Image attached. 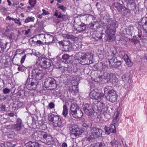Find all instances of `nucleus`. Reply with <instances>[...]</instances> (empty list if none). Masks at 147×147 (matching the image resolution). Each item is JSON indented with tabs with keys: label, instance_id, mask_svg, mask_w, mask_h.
<instances>
[{
	"label": "nucleus",
	"instance_id": "43",
	"mask_svg": "<svg viewBox=\"0 0 147 147\" xmlns=\"http://www.w3.org/2000/svg\"><path fill=\"white\" fill-rule=\"evenodd\" d=\"M107 58L108 59V62L109 63L110 66H115V65L114 64L113 57H112V58L111 59L109 57V56H108L107 57Z\"/></svg>",
	"mask_w": 147,
	"mask_h": 147
},
{
	"label": "nucleus",
	"instance_id": "54",
	"mask_svg": "<svg viewBox=\"0 0 147 147\" xmlns=\"http://www.w3.org/2000/svg\"><path fill=\"white\" fill-rule=\"evenodd\" d=\"M6 127L8 129H14V124L6 125Z\"/></svg>",
	"mask_w": 147,
	"mask_h": 147
},
{
	"label": "nucleus",
	"instance_id": "22",
	"mask_svg": "<svg viewBox=\"0 0 147 147\" xmlns=\"http://www.w3.org/2000/svg\"><path fill=\"white\" fill-rule=\"evenodd\" d=\"M79 109V108L77 104L72 103L70 107V111L69 113L70 116H71V115Z\"/></svg>",
	"mask_w": 147,
	"mask_h": 147
},
{
	"label": "nucleus",
	"instance_id": "27",
	"mask_svg": "<svg viewBox=\"0 0 147 147\" xmlns=\"http://www.w3.org/2000/svg\"><path fill=\"white\" fill-rule=\"evenodd\" d=\"M114 7H115L119 12H121L122 9L124 7V6L120 4L119 3H115L113 5Z\"/></svg>",
	"mask_w": 147,
	"mask_h": 147
},
{
	"label": "nucleus",
	"instance_id": "7",
	"mask_svg": "<svg viewBox=\"0 0 147 147\" xmlns=\"http://www.w3.org/2000/svg\"><path fill=\"white\" fill-rule=\"evenodd\" d=\"M94 107L96 111L98 112H105L106 111L107 109L106 105L102 102H100L99 100H96L93 101Z\"/></svg>",
	"mask_w": 147,
	"mask_h": 147
},
{
	"label": "nucleus",
	"instance_id": "17",
	"mask_svg": "<svg viewBox=\"0 0 147 147\" xmlns=\"http://www.w3.org/2000/svg\"><path fill=\"white\" fill-rule=\"evenodd\" d=\"M105 132L106 134H109L110 132L115 133L116 132V128L115 125L111 124L109 127L105 126Z\"/></svg>",
	"mask_w": 147,
	"mask_h": 147
},
{
	"label": "nucleus",
	"instance_id": "58",
	"mask_svg": "<svg viewBox=\"0 0 147 147\" xmlns=\"http://www.w3.org/2000/svg\"><path fill=\"white\" fill-rule=\"evenodd\" d=\"M6 147H13L12 143L11 142H7L5 144Z\"/></svg>",
	"mask_w": 147,
	"mask_h": 147
},
{
	"label": "nucleus",
	"instance_id": "45",
	"mask_svg": "<svg viewBox=\"0 0 147 147\" xmlns=\"http://www.w3.org/2000/svg\"><path fill=\"white\" fill-rule=\"evenodd\" d=\"M36 2V0H29V3L32 7H33L34 6Z\"/></svg>",
	"mask_w": 147,
	"mask_h": 147
},
{
	"label": "nucleus",
	"instance_id": "48",
	"mask_svg": "<svg viewBox=\"0 0 147 147\" xmlns=\"http://www.w3.org/2000/svg\"><path fill=\"white\" fill-rule=\"evenodd\" d=\"M5 105H0V113L5 110Z\"/></svg>",
	"mask_w": 147,
	"mask_h": 147
},
{
	"label": "nucleus",
	"instance_id": "38",
	"mask_svg": "<svg viewBox=\"0 0 147 147\" xmlns=\"http://www.w3.org/2000/svg\"><path fill=\"white\" fill-rule=\"evenodd\" d=\"M129 11V10L124 6L120 12L122 14L125 16L127 15Z\"/></svg>",
	"mask_w": 147,
	"mask_h": 147
},
{
	"label": "nucleus",
	"instance_id": "41",
	"mask_svg": "<svg viewBox=\"0 0 147 147\" xmlns=\"http://www.w3.org/2000/svg\"><path fill=\"white\" fill-rule=\"evenodd\" d=\"M140 40L137 39L136 36H133V38L131 39V41L135 45H136L137 43H138L140 42Z\"/></svg>",
	"mask_w": 147,
	"mask_h": 147
},
{
	"label": "nucleus",
	"instance_id": "31",
	"mask_svg": "<svg viewBox=\"0 0 147 147\" xmlns=\"http://www.w3.org/2000/svg\"><path fill=\"white\" fill-rule=\"evenodd\" d=\"M122 79L125 83H127L128 82L129 80V75L127 74L123 75L122 77Z\"/></svg>",
	"mask_w": 147,
	"mask_h": 147
},
{
	"label": "nucleus",
	"instance_id": "35",
	"mask_svg": "<svg viewBox=\"0 0 147 147\" xmlns=\"http://www.w3.org/2000/svg\"><path fill=\"white\" fill-rule=\"evenodd\" d=\"M63 111L62 113L63 115L66 117L68 113V109L67 107L65 105H63Z\"/></svg>",
	"mask_w": 147,
	"mask_h": 147
},
{
	"label": "nucleus",
	"instance_id": "6",
	"mask_svg": "<svg viewBox=\"0 0 147 147\" xmlns=\"http://www.w3.org/2000/svg\"><path fill=\"white\" fill-rule=\"evenodd\" d=\"M38 81L35 79L28 78L26 81L25 85L27 88L29 90H34L37 88Z\"/></svg>",
	"mask_w": 147,
	"mask_h": 147
},
{
	"label": "nucleus",
	"instance_id": "8",
	"mask_svg": "<svg viewBox=\"0 0 147 147\" xmlns=\"http://www.w3.org/2000/svg\"><path fill=\"white\" fill-rule=\"evenodd\" d=\"M48 119L51 122H53V125L55 127L61 126L62 124L61 119L58 116L51 114L49 115Z\"/></svg>",
	"mask_w": 147,
	"mask_h": 147
},
{
	"label": "nucleus",
	"instance_id": "46",
	"mask_svg": "<svg viewBox=\"0 0 147 147\" xmlns=\"http://www.w3.org/2000/svg\"><path fill=\"white\" fill-rule=\"evenodd\" d=\"M54 15L56 17H58L59 18H62L61 13L60 12H58L57 10L55 11Z\"/></svg>",
	"mask_w": 147,
	"mask_h": 147
},
{
	"label": "nucleus",
	"instance_id": "56",
	"mask_svg": "<svg viewBox=\"0 0 147 147\" xmlns=\"http://www.w3.org/2000/svg\"><path fill=\"white\" fill-rule=\"evenodd\" d=\"M58 7L60 9L63 11H65L66 10V7H64L63 5H62L61 6H59Z\"/></svg>",
	"mask_w": 147,
	"mask_h": 147
},
{
	"label": "nucleus",
	"instance_id": "18",
	"mask_svg": "<svg viewBox=\"0 0 147 147\" xmlns=\"http://www.w3.org/2000/svg\"><path fill=\"white\" fill-rule=\"evenodd\" d=\"M45 134V132H44L40 131L36 132L32 135V137L35 140H40L42 137H43Z\"/></svg>",
	"mask_w": 147,
	"mask_h": 147
},
{
	"label": "nucleus",
	"instance_id": "44",
	"mask_svg": "<svg viewBox=\"0 0 147 147\" xmlns=\"http://www.w3.org/2000/svg\"><path fill=\"white\" fill-rule=\"evenodd\" d=\"M99 68L100 70H102L104 68H106L107 67L106 65L103 64L102 63H100L98 64Z\"/></svg>",
	"mask_w": 147,
	"mask_h": 147
},
{
	"label": "nucleus",
	"instance_id": "47",
	"mask_svg": "<svg viewBox=\"0 0 147 147\" xmlns=\"http://www.w3.org/2000/svg\"><path fill=\"white\" fill-rule=\"evenodd\" d=\"M25 92L24 90H19L17 93V95L19 96H22L25 95Z\"/></svg>",
	"mask_w": 147,
	"mask_h": 147
},
{
	"label": "nucleus",
	"instance_id": "12",
	"mask_svg": "<svg viewBox=\"0 0 147 147\" xmlns=\"http://www.w3.org/2000/svg\"><path fill=\"white\" fill-rule=\"evenodd\" d=\"M83 109L84 113L89 116H91L94 113L92 106L89 104H85L83 106Z\"/></svg>",
	"mask_w": 147,
	"mask_h": 147
},
{
	"label": "nucleus",
	"instance_id": "64",
	"mask_svg": "<svg viewBox=\"0 0 147 147\" xmlns=\"http://www.w3.org/2000/svg\"><path fill=\"white\" fill-rule=\"evenodd\" d=\"M118 121H119L118 119H115L114 118L113 119V122L114 123V124H115V125H116Z\"/></svg>",
	"mask_w": 147,
	"mask_h": 147
},
{
	"label": "nucleus",
	"instance_id": "20",
	"mask_svg": "<svg viewBox=\"0 0 147 147\" xmlns=\"http://www.w3.org/2000/svg\"><path fill=\"white\" fill-rule=\"evenodd\" d=\"M105 40L106 41H113L115 40V33H110L107 34V35L105 36Z\"/></svg>",
	"mask_w": 147,
	"mask_h": 147
},
{
	"label": "nucleus",
	"instance_id": "52",
	"mask_svg": "<svg viewBox=\"0 0 147 147\" xmlns=\"http://www.w3.org/2000/svg\"><path fill=\"white\" fill-rule=\"evenodd\" d=\"M127 30L129 32V33L131 34L134 31V28L133 27H129L128 28Z\"/></svg>",
	"mask_w": 147,
	"mask_h": 147
},
{
	"label": "nucleus",
	"instance_id": "61",
	"mask_svg": "<svg viewBox=\"0 0 147 147\" xmlns=\"http://www.w3.org/2000/svg\"><path fill=\"white\" fill-rule=\"evenodd\" d=\"M142 33L141 30H139L138 33V36L139 38H140V40H141V38L142 37Z\"/></svg>",
	"mask_w": 147,
	"mask_h": 147
},
{
	"label": "nucleus",
	"instance_id": "55",
	"mask_svg": "<svg viewBox=\"0 0 147 147\" xmlns=\"http://www.w3.org/2000/svg\"><path fill=\"white\" fill-rule=\"evenodd\" d=\"M144 31L145 32H147V24L142 26Z\"/></svg>",
	"mask_w": 147,
	"mask_h": 147
},
{
	"label": "nucleus",
	"instance_id": "19",
	"mask_svg": "<svg viewBox=\"0 0 147 147\" xmlns=\"http://www.w3.org/2000/svg\"><path fill=\"white\" fill-rule=\"evenodd\" d=\"M83 115V113L81 110L79 109L71 115V116L75 118H81Z\"/></svg>",
	"mask_w": 147,
	"mask_h": 147
},
{
	"label": "nucleus",
	"instance_id": "5",
	"mask_svg": "<svg viewBox=\"0 0 147 147\" xmlns=\"http://www.w3.org/2000/svg\"><path fill=\"white\" fill-rule=\"evenodd\" d=\"M44 85L47 89L51 90L55 89L57 86L56 80L52 77L48 78L45 80Z\"/></svg>",
	"mask_w": 147,
	"mask_h": 147
},
{
	"label": "nucleus",
	"instance_id": "15",
	"mask_svg": "<svg viewBox=\"0 0 147 147\" xmlns=\"http://www.w3.org/2000/svg\"><path fill=\"white\" fill-rule=\"evenodd\" d=\"M43 138L45 140L44 142L49 145H52L54 143V140L52 137L45 132L43 137Z\"/></svg>",
	"mask_w": 147,
	"mask_h": 147
},
{
	"label": "nucleus",
	"instance_id": "33",
	"mask_svg": "<svg viewBox=\"0 0 147 147\" xmlns=\"http://www.w3.org/2000/svg\"><path fill=\"white\" fill-rule=\"evenodd\" d=\"M82 126L85 128L89 127L91 128L92 127V124L90 121H84L82 123Z\"/></svg>",
	"mask_w": 147,
	"mask_h": 147
},
{
	"label": "nucleus",
	"instance_id": "53",
	"mask_svg": "<svg viewBox=\"0 0 147 147\" xmlns=\"http://www.w3.org/2000/svg\"><path fill=\"white\" fill-rule=\"evenodd\" d=\"M64 49V51H67L70 49V46H62Z\"/></svg>",
	"mask_w": 147,
	"mask_h": 147
},
{
	"label": "nucleus",
	"instance_id": "29",
	"mask_svg": "<svg viewBox=\"0 0 147 147\" xmlns=\"http://www.w3.org/2000/svg\"><path fill=\"white\" fill-rule=\"evenodd\" d=\"M90 147H107L105 144L102 142H98L91 144Z\"/></svg>",
	"mask_w": 147,
	"mask_h": 147
},
{
	"label": "nucleus",
	"instance_id": "50",
	"mask_svg": "<svg viewBox=\"0 0 147 147\" xmlns=\"http://www.w3.org/2000/svg\"><path fill=\"white\" fill-rule=\"evenodd\" d=\"M111 55L112 56L115 57L117 53L116 49H114L112 50L111 51Z\"/></svg>",
	"mask_w": 147,
	"mask_h": 147
},
{
	"label": "nucleus",
	"instance_id": "37",
	"mask_svg": "<svg viewBox=\"0 0 147 147\" xmlns=\"http://www.w3.org/2000/svg\"><path fill=\"white\" fill-rule=\"evenodd\" d=\"M46 37H47V40L48 41V43H52L54 39L53 36L50 34L47 35Z\"/></svg>",
	"mask_w": 147,
	"mask_h": 147
},
{
	"label": "nucleus",
	"instance_id": "1",
	"mask_svg": "<svg viewBox=\"0 0 147 147\" xmlns=\"http://www.w3.org/2000/svg\"><path fill=\"white\" fill-rule=\"evenodd\" d=\"M86 15L85 14L82 13L78 15L74 18L73 25L75 30L80 32H83L85 30L86 28V26L84 23L81 22L80 18L82 16Z\"/></svg>",
	"mask_w": 147,
	"mask_h": 147
},
{
	"label": "nucleus",
	"instance_id": "2",
	"mask_svg": "<svg viewBox=\"0 0 147 147\" xmlns=\"http://www.w3.org/2000/svg\"><path fill=\"white\" fill-rule=\"evenodd\" d=\"M91 130V134L86 137L87 141L90 142L94 141L95 140L102 135V130L96 127H92Z\"/></svg>",
	"mask_w": 147,
	"mask_h": 147
},
{
	"label": "nucleus",
	"instance_id": "63",
	"mask_svg": "<svg viewBox=\"0 0 147 147\" xmlns=\"http://www.w3.org/2000/svg\"><path fill=\"white\" fill-rule=\"evenodd\" d=\"M42 11H43V12L42 13V15H46L49 14V12L46 11L45 9H43Z\"/></svg>",
	"mask_w": 147,
	"mask_h": 147
},
{
	"label": "nucleus",
	"instance_id": "28",
	"mask_svg": "<svg viewBox=\"0 0 147 147\" xmlns=\"http://www.w3.org/2000/svg\"><path fill=\"white\" fill-rule=\"evenodd\" d=\"M8 43L6 42L5 44H4L3 42L0 41V53L3 52L7 47V45Z\"/></svg>",
	"mask_w": 147,
	"mask_h": 147
},
{
	"label": "nucleus",
	"instance_id": "30",
	"mask_svg": "<svg viewBox=\"0 0 147 147\" xmlns=\"http://www.w3.org/2000/svg\"><path fill=\"white\" fill-rule=\"evenodd\" d=\"M123 58L127 65L129 66H131L132 63L130 59L129 58L127 55L126 54H125L124 55Z\"/></svg>",
	"mask_w": 147,
	"mask_h": 147
},
{
	"label": "nucleus",
	"instance_id": "16",
	"mask_svg": "<svg viewBox=\"0 0 147 147\" xmlns=\"http://www.w3.org/2000/svg\"><path fill=\"white\" fill-rule=\"evenodd\" d=\"M23 128L22 120L20 119H17L16 123L14 124V129L17 131H20Z\"/></svg>",
	"mask_w": 147,
	"mask_h": 147
},
{
	"label": "nucleus",
	"instance_id": "39",
	"mask_svg": "<svg viewBox=\"0 0 147 147\" xmlns=\"http://www.w3.org/2000/svg\"><path fill=\"white\" fill-rule=\"evenodd\" d=\"M114 64L115 65V66H118L120 65L121 64V61H118V60L114 57H113Z\"/></svg>",
	"mask_w": 147,
	"mask_h": 147
},
{
	"label": "nucleus",
	"instance_id": "13",
	"mask_svg": "<svg viewBox=\"0 0 147 147\" xmlns=\"http://www.w3.org/2000/svg\"><path fill=\"white\" fill-rule=\"evenodd\" d=\"M69 129L71 133L76 136L81 135L84 131L80 129L77 126L74 125H71Z\"/></svg>",
	"mask_w": 147,
	"mask_h": 147
},
{
	"label": "nucleus",
	"instance_id": "10",
	"mask_svg": "<svg viewBox=\"0 0 147 147\" xmlns=\"http://www.w3.org/2000/svg\"><path fill=\"white\" fill-rule=\"evenodd\" d=\"M43 76L42 70L39 68V66L34 68L32 71V76L35 77L38 81L42 79Z\"/></svg>",
	"mask_w": 147,
	"mask_h": 147
},
{
	"label": "nucleus",
	"instance_id": "24",
	"mask_svg": "<svg viewBox=\"0 0 147 147\" xmlns=\"http://www.w3.org/2000/svg\"><path fill=\"white\" fill-rule=\"evenodd\" d=\"M84 53L82 52H79L76 53L74 56V58L76 60H77L80 61L79 63H82L81 60L83 59V56Z\"/></svg>",
	"mask_w": 147,
	"mask_h": 147
},
{
	"label": "nucleus",
	"instance_id": "11",
	"mask_svg": "<svg viewBox=\"0 0 147 147\" xmlns=\"http://www.w3.org/2000/svg\"><path fill=\"white\" fill-rule=\"evenodd\" d=\"M92 59L93 56L91 54L88 53H84L81 64L83 65L91 64L93 62Z\"/></svg>",
	"mask_w": 147,
	"mask_h": 147
},
{
	"label": "nucleus",
	"instance_id": "34",
	"mask_svg": "<svg viewBox=\"0 0 147 147\" xmlns=\"http://www.w3.org/2000/svg\"><path fill=\"white\" fill-rule=\"evenodd\" d=\"M59 43L60 45L62 46H70L71 44V42L68 40H63L59 41Z\"/></svg>",
	"mask_w": 147,
	"mask_h": 147
},
{
	"label": "nucleus",
	"instance_id": "51",
	"mask_svg": "<svg viewBox=\"0 0 147 147\" xmlns=\"http://www.w3.org/2000/svg\"><path fill=\"white\" fill-rule=\"evenodd\" d=\"M10 91V90L7 88H5L3 90V93L5 94H9Z\"/></svg>",
	"mask_w": 147,
	"mask_h": 147
},
{
	"label": "nucleus",
	"instance_id": "62",
	"mask_svg": "<svg viewBox=\"0 0 147 147\" xmlns=\"http://www.w3.org/2000/svg\"><path fill=\"white\" fill-rule=\"evenodd\" d=\"M49 106L51 109L54 108L55 107V104L52 102H51L49 104Z\"/></svg>",
	"mask_w": 147,
	"mask_h": 147
},
{
	"label": "nucleus",
	"instance_id": "59",
	"mask_svg": "<svg viewBox=\"0 0 147 147\" xmlns=\"http://www.w3.org/2000/svg\"><path fill=\"white\" fill-rule=\"evenodd\" d=\"M26 55L25 54L22 57L21 60V63L22 64V63H23L24 62L25 59L26 58Z\"/></svg>",
	"mask_w": 147,
	"mask_h": 147
},
{
	"label": "nucleus",
	"instance_id": "57",
	"mask_svg": "<svg viewBox=\"0 0 147 147\" xmlns=\"http://www.w3.org/2000/svg\"><path fill=\"white\" fill-rule=\"evenodd\" d=\"M20 19H17L16 18V19L15 21V23L17 24H19V26L21 25V22H20Z\"/></svg>",
	"mask_w": 147,
	"mask_h": 147
},
{
	"label": "nucleus",
	"instance_id": "42",
	"mask_svg": "<svg viewBox=\"0 0 147 147\" xmlns=\"http://www.w3.org/2000/svg\"><path fill=\"white\" fill-rule=\"evenodd\" d=\"M34 18L33 17H28L26 18L25 20L26 23H27L30 22H34Z\"/></svg>",
	"mask_w": 147,
	"mask_h": 147
},
{
	"label": "nucleus",
	"instance_id": "32",
	"mask_svg": "<svg viewBox=\"0 0 147 147\" xmlns=\"http://www.w3.org/2000/svg\"><path fill=\"white\" fill-rule=\"evenodd\" d=\"M69 56L67 54H65L62 56V60L65 63H68L69 60Z\"/></svg>",
	"mask_w": 147,
	"mask_h": 147
},
{
	"label": "nucleus",
	"instance_id": "9",
	"mask_svg": "<svg viewBox=\"0 0 147 147\" xmlns=\"http://www.w3.org/2000/svg\"><path fill=\"white\" fill-rule=\"evenodd\" d=\"M39 66L41 68H47L50 67L53 64L52 61L50 59L44 58L39 59Z\"/></svg>",
	"mask_w": 147,
	"mask_h": 147
},
{
	"label": "nucleus",
	"instance_id": "4",
	"mask_svg": "<svg viewBox=\"0 0 147 147\" xmlns=\"http://www.w3.org/2000/svg\"><path fill=\"white\" fill-rule=\"evenodd\" d=\"M108 90L107 88H105L104 91L106 94L105 97L107 100L112 103H114L117 100V95L115 91L112 90L108 91V93H106V91Z\"/></svg>",
	"mask_w": 147,
	"mask_h": 147
},
{
	"label": "nucleus",
	"instance_id": "21",
	"mask_svg": "<svg viewBox=\"0 0 147 147\" xmlns=\"http://www.w3.org/2000/svg\"><path fill=\"white\" fill-rule=\"evenodd\" d=\"M26 147H40V145L37 142L29 141L25 144Z\"/></svg>",
	"mask_w": 147,
	"mask_h": 147
},
{
	"label": "nucleus",
	"instance_id": "36",
	"mask_svg": "<svg viewBox=\"0 0 147 147\" xmlns=\"http://www.w3.org/2000/svg\"><path fill=\"white\" fill-rule=\"evenodd\" d=\"M65 37L67 39H70L73 41H77L78 39L77 37H75L72 35L69 34H66Z\"/></svg>",
	"mask_w": 147,
	"mask_h": 147
},
{
	"label": "nucleus",
	"instance_id": "23",
	"mask_svg": "<svg viewBox=\"0 0 147 147\" xmlns=\"http://www.w3.org/2000/svg\"><path fill=\"white\" fill-rule=\"evenodd\" d=\"M113 74H111L106 71H104L103 72V74L101 76L102 78L105 80H107V82H109L111 76Z\"/></svg>",
	"mask_w": 147,
	"mask_h": 147
},
{
	"label": "nucleus",
	"instance_id": "3",
	"mask_svg": "<svg viewBox=\"0 0 147 147\" xmlns=\"http://www.w3.org/2000/svg\"><path fill=\"white\" fill-rule=\"evenodd\" d=\"M107 22L108 23L106 24H107L106 27L107 34L110 33H115L116 28L118 27L117 22L115 20H108Z\"/></svg>",
	"mask_w": 147,
	"mask_h": 147
},
{
	"label": "nucleus",
	"instance_id": "49",
	"mask_svg": "<svg viewBox=\"0 0 147 147\" xmlns=\"http://www.w3.org/2000/svg\"><path fill=\"white\" fill-rule=\"evenodd\" d=\"M118 142L117 141L115 140H112L111 142V144L112 146H115L117 145V144H118Z\"/></svg>",
	"mask_w": 147,
	"mask_h": 147
},
{
	"label": "nucleus",
	"instance_id": "14",
	"mask_svg": "<svg viewBox=\"0 0 147 147\" xmlns=\"http://www.w3.org/2000/svg\"><path fill=\"white\" fill-rule=\"evenodd\" d=\"M104 95L102 94L99 93L98 92V89H96L93 90L90 93V97L92 99L96 100H98L100 99V96H103Z\"/></svg>",
	"mask_w": 147,
	"mask_h": 147
},
{
	"label": "nucleus",
	"instance_id": "26",
	"mask_svg": "<svg viewBox=\"0 0 147 147\" xmlns=\"http://www.w3.org/2000/svg\"><path fill=\"white\" fill-rule=\"evenodd\" d=\"M92 36L96 40L100 42L103 41V40L102 39V36H101V35H99L97 33L95 32L93 33Z\"/></svg>",
	"mask_w": 147,
	"mask_h": 147
},
{
	"label": "nucleus",
	"instance_id": "40",
	"mask_svg": "<svg viewBox=\"0 0 147 147\" xmlns=\"http://www.w3.org/2000/svg\"><path fill=\"white\" fill-rule=\"evenodd\" d=\"M140 25L142 26L147 24V18L146 17H144L142 18L140 22Z\"/></svg>",
	"mask_w": 147,
	"mask_h": 147
},
{
	"label": "nucleus",
	"instance_id": "60",
	"mask_svg": "<svg viewBox=\"0 0 147 147\" xmlns=\"http://www.w3.org/2000/svg\"><path fill=\"white\" fill-rule=\"evenodd\" d=\"M9 38L10 39H14L15 38V36L14 35V34L13 32H11Z\"/></svg>",
	"mask_w": 147,
	"mask_h": 147
},
{
	"label": "nucleus",
	"instance_id": "25",
	"mask_svg": "<svg viewBox=\"0 0 147 147\" xmlns=\"http://www.w3.org/2000/svg\"><path fill=\"white\" fill-rule=\"evenodd\" d=\"M110 78L109 82L111 83L112 84L114 85H116L117 84L118 80L115 75H113Z\"/></svg>",
	"mask_w": 147,
	"mask_h": 147
}]
</instances>
